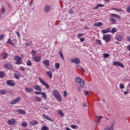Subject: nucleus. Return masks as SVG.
I'll return each mask as SVG.
<instances>
[{"mask_svg": "<svg viewBox=\"0 0 130 130\" xmlns=\"http://www.w3.org/2000/svg\"><path fill=\"white\" fill-rule=\"evenodd\" d=\"M52 94L57 101H59V102L61 101V95L59 94V92H58L57 90L53 89L52 91Z\"/></svg>", "mask_w": 130, "mask_h": 130, "instance_id": "f257e3e1", "label": "nucleus"}, {"mask_svg": "<svg viewBox=\"0 0 130 130\" xmlns=\"http://www.w3.org/2000/svg\"><path fill=\"white\" fill-rule=\"evenodd\" d=\"M111 38H112V36L110 34L104 35L103 37V40H104L107 43H109V42L111 41Z\"/></svg>", "mask_w": 130, "mask_h": 130, "instance_id": "f03ea898", "label": "nucleus"}, {"mask_svg": "<svg viewBox=\"0 0 130 130\" xmlns=\"http://www.w3.org/2000/svg\"><path fill=\"white\" fill-rule=\"evenodd\" d=\"M39 81L41 83V84L43 85V86H45V87H46V89H49L50 86L49 84H47L46 82H45V81H44V79H42V78L41 77H39Z\"/></svg>", "mask_w": 130, "mask_h": 130, "instance_id": "7ed1b4c3", "label": "nucleus"}, {"mask_svg": "<svg viewBox=\"0 0 130 130\" xmlns=\"http://www.w3.org/2000/svg\"><path fill=\"white\" fill-rule=\"evenodd\" d=\"M14 59L16 61V64H21L23 63V61H22V58L18 55L14 56Z\"/></svg>", "mask_w": 130, "mask_h": 130, "instance_id": "20e7f679", "label": "nucleus"}, {"mask_svg": "<svg viewBox=\"0 0 130 130\" xmlns=\"http://www.w3.org/2000/svg\"><path fill=\"white\" fill-rule=\"evenodd\" d=\"M115 125V121H113L110 126H107L104 128V130H114L113 127Z\"/></svg>", "mask_w": 130, "mask_h": 130, "instance_id": "39448f33", "label": "nucleus"}, {"mask_svg": "<svg viewBox=\"0 0 130 130\" xmlns=\"http://www.w3.org/2000/svg\"><path fill=\"white\" fill-rule=\"evenodd\" d=\"M113 66H118V67H120V68H124V66L122 63L119 62L117 61H114Z\"/></svg>", "mask_w": 130, "mask_h": 130, "instance_id": "423d86ee", "label": "nucleus"}, {"mask_svg": "<svg viewBox=\"0 0 130 130\" xmlns=\"http://www.w3.org/2000/svg\"><path fill=\"white\" fill-rule=\"evenodd\" d=\"M20 100H21L20 97L17 98L14 100L11 101V104H12V105H14V104H17L18 102H19Z\"/></svg>", "mask_w": 130, "mask_h": 130, "instance_id": "0eeeda50", "label": "nucleus"}, {"mask_svg": "<svg viewBox=\"0 0 130 130\" xmlns=\"http://www.w3.org/2000/svg\"><path fill=\"white\" fill-rule=\"evenodd\" d=\"M4 68H5V69H7L8 70H13V66H12L11 63H5L4 64Z\"/></svg>", "mask_w": 130, "mask_h": 130, "instance_id": "6e6552de", "label": "nucleus"}, {"mask_svg": "<svg viewBox=\"0 0 130 130\" xmlns=\"http://www.w3.org/2000/svg\"><path fill=\"white\" fill-rule=\"evenodd\" d=\"M71 62L76 63V64H79V63H80V62H81L80 59H79L78 58H76L75 59H72L71 60Z\"/></svg>", "mask_w": 130, "mask_h": 130, "instance_id": "1a4fd4ad", "label": "nucleus"}, {"mask_svg": "<svg viewBox=\"0 0 130 130\" xmlns=\"http://www.w3.org/2000/svg\"><path fill=\"white\" fill-rule=\"evenodd\" d=\"M32 59L34 60V61H36V62H39L40 60H41V57L34 56L32 57Z\"/></svg>", "mask_w": 130, "mask_h": 130, "instance_id": "9d476101", "label": "nucleus"}, {"mask_svg": "<svg viewBox=\"0 0 130 130\" xmlns=\"http://www.w3.org/2000/svg\"><path fill=\"white\" fill-rule=\"evenodd\" d=\"M7 123L9 125H13V124H15L16 123V119H12L7 121Z\"/></svg>", "mask_w": 130, "mask_h": 130, "instance_id": "9b49d317", "label": "nucleus"}, {"mask_svg": "<svg viewBox=\"0 0 130 130\" xmlns=\"http://www.w3.org/2000/svg\"><path fill=\"white\" fill-rule=\"evenodd\" d=\"M111 32V28L110 27H108L106 29L102 30V34H106V33H110Z\"/></svg>", "mask_w": 130, "mask_h": 130, "instance_id": "f8f14e48", "label": "nucleus"}, {"mask_svg": "<svg viewBox=\"0 0 130 130\" xmlns=\"http://www.w3.org/2000/svg\"><path fill=\"white\" fill-rule=\"evenodd\" d=\"M7 84L8 86H11V87H14L15 85V82H13L11 80H8Z\"/></svg>", "mask_w": 130, "mask_h": 130, "instance_id": "ddd939ff", "label": "nucleus"}, {"mask_svg": "<svg viewBox=\"0 0 130 130\" xmlns=\"http://www.w3.org/2000/svg\"><path fill=\"white\" fill-rule=\"evenodd\" d=\"M16 112H17V113H19V114H22V115H24V114H26V111L22 109L16 110Z\"/></svg>", "mask_w": 130, "mask_h": 130, "instance_id": "4468645a", "label": "nucleus"}, {"mask_svg": "<svg viewBox=\"0 0 130 130\" xmlns=\"http://www.w3.org/2000/svg\"><path fill=\"white\" fill-rule=\"evenodd\" d=\"M77 83H79V84L81 88H83V87H84V86H85V81H84V80H83V79H81L80 81H79Z\"/></svg>", "mask_w": 130, "mask_h": 130, "instance_id": "2eb2a0df", "label": "nucleus"}, {"mask_svg": "<svg viewBox=\"0 0 130 130\" xmlns=\"http://www.w3.org/2000/svg\"><path fill=\"white\" fill-rule=\"evenodd\" d=\"M34 88L36 91H39V92H41L42 91L41 87L39 85H35Z\"/></svg>", "mask_w": 130, "mask_h": 130, "instance_id": "dca6fc26", "label": "nucleus"}, {"mask_svg": "<svg viewBox=\"0 0 130 130\" xmlns=\"http://www.w3.org/2000/svg\"><path fill=\"white\" fill-rule=\"evenodd\" d=\"M103 25V23L101 22H96L93 24V27H100Z\"/></svg>", "mask_w": 130, "mask_h": 130, "instance_id": "f3484780", "label": "nucleus"}, {"mask_svg": "<svg viewBox=\"0 0 130 130\" xmlns=\"http://www.w3.org/2000/svg\"><path fill=\"white\" fill-rule=\"evenodd\" d=\"M25 90L27 93H32L33 92V88H32L25 87Z\"/></svg>", "mask_w": 130, "mask_h": 130, "instance_id": "a211bd4d", "label": "nucleus"}, {"mask_svg": "<svg viewBox=\"0 0 130 130\" xmlns=\"http://www.w3.org/2000/svg\"><path fill=\"white\" fill-rule=\"evenodd\" d=\"M43 63H44L46 67H49V66H50V64H49V60H48L43 61Z\"/></svg>", "mask_w": 130, "mask_h": 130, "instance_id": "6ab92c4d", "label": "nucleus"}, {"mask_svg": "<svg viewBox=\"0 0 130 130\" xmlns=\"http://www.w3.org/2000/svg\"><path fill=\"white\" fill-rule=\"evenodd\" d=\"M59 54L62 60H64V56H63V53H62V51H61V50L59 51Z\"/></svg>", "mask_w": 130, "mask_h": 130, "instance_id": "aec40b11", "label": "nucleus"}, {"mask_svg": "<svg viewBox=\"0 0 130 130\" xmlns=\"http://www.w3.org/2000/svg\"><path fill=\"white\" fill-rule=\"evenodd\" d=\"M46 75L48 77H49L50 79H52V73L50 71H47Z\"/></svg>", "mask_w": 130, "mask_h": 130, "instance_id": "412c9836", "label": "nucleus"}, {"mask_svg": "<svg viewBox=\"0 0 130 130\" xmlns=\"http://www.w3.org/2000/svg\"><path fill=\"white\" fill-rule=\"evenodd\" d=\"M49 11H50V6L48 5H46L45 8V12H46V13H47L49 12Z\"/></svg>", "mask_w": 130, "mask_h": 130, "instance_id": "4be33fe9", "label": "nucleus"}, {"mask_svg": "<svg viewBox=\"0 0 130 130\" xmlns=\"http://www.w3.org/2000/svg\"><path fill=\"white\" fill-rule=\"evenodd\" d=\"M2 57L3 58H4V59L8 58V53H7L6 52L2 53Z\"/></svg>", "mask_w": 130, "mask_h": 130, "instance_id": "5701e85b", "label": "nucleus"}, {"mask_svg": "<svg viewBox=\"0 0 130 130\" xmlns=\"http://www.w3.org/2000/svg\"><path fill=\"white\" fill-rule=\"evenodd\" d=\"M35 100L37 102H40L41 101V98L38 96H36L35 97Z\"/></svg>", "mask_w": 130, "mask_h": 130, "instance_id": "b1692460", "label": "nucleus"}, {"mask_svg": "<svg viewBox=\"0 0 130 130\" xmlns=\"http://www.w3.org/2000/svg\"><path fill=\"white\" fill-rule=\"evenodd\" d=\"M111 16L113 18H119V19H120V16L116 14H111Z\"/></svg>", "mask_w": 130, "mask_h": 130, "instance_id": "393cba45", "label": "nucleus"}, {"mask_svg": "<svg viewBox=\"0 0 130 130\" xmlns=\"http://www.w3.org/2000/svg\"><path fill=\"white\" fill-rule=\"evenodd\" d=\"M117 32V30L116 29V28L113 27L112 29V30H111L110 33H112V34H114V33Z\"/></svg>", "mask_w": 130, "mask_h": 130, "instance_id": "a878e982", "label": "nucleus"}, {"mask_svg": "<svg viewBox=\"0 0 130 130\" xmlns=\"http://www.w3.org/2000/svg\"><path fill=\"white\" fill-rule=\"evenodd\" d=\"M20 73H15L14 74V77L17 79V80H19L20 79Z\"/></svg>", "mask_w": 130, "mask_h": 130, "instance_id": "bb28decb", "label": "nucleus"}, {"mask_svg": "<svg viewBox=\"0 0 130 130\" xmlns=\"http://www.w3.org/2000/svg\"><path fill=\"white\" fill-rule=\"evenodd\" d=\"M43 116L46 119H47L48 120H49L50 121H52V120L49 118L48 116H46L45 114H43Z\"/></svg>", "mask_w": 130, "mask_h": 130, "instance_id": "cd10ccee", "label": "nucleus"}, {"mask_svg": "<svg viewBox=\"0 0 130 130\" xmlns=\"http://www.w3.org/2000/svg\"><path fill=\"white\" fill-rule=\"evenodd\" d=\"M7 43H8V44H11V45H13V46L14 45H15L14 43H13V42H12V40H11V39H8V40L7 42Z\"/></svg>", "mask_w": 130, "mask_h": 130, "instance_id": "c85d7f7f", "label": "nucleus"}, {"mask_svg": "<svg viewBox=\"0 0 130 130\" xmlns=\"http://www.w3.org/2000/svg\"><path fill=\"white\" fill-rule=\"evenodd\" d=\"M111 21L112 24H116V20L113 18H111L110 19Z\"/></svg>", "mask_w": 130, "mask_h": 130, "instance_id": "c756f323", "label": "nucleus"}, {"mask_svg": "<svg viewBox=\"0 0 130 130\" xmlns=\"http://www.w3.org/2000/svg\"><path fill=\"white\" fill-rule=\"evenodd\" d=\"M116 39L118 40V41H121V40H122V36H118L116 37Z\"/></svg>", "mask_w": 130, "mask_h": 130, "instance_id": "7c9ffc66", "label": "nucleus"}, {"mask_svg": "<svg viewBox=\"0 0 130 130\" xmlns=\"http://www.w3.org/2000/svg\"><path fill=\"white\" fill-rule=\"evenodd\" d=\"M30 124H31V125H36V124H37V123H38V122L37 121H33L32 122H30Z\"/></svg>", "mask_w": 130, "mask_h": 130, "instance_id": "2f4dec72", "label": "nucleus"}, {"mask_svg": "<svg viewBox=\"0 0 130 130\" xmlns=\"http://www.w3.org/2000/svg\"><path fill=\"white\" fill-rule=\"evenodd\" d=\"M55 67L57 70H58L59 69V67H60V64L59 63H55Z\"/></svg>", "mask_w": 130, "mask_h": 130, "instance_id": "473e14b6", "label": "nucleus"}, {"mask_svg": "<svg viewBox=\"0 0 130 130\" xmlns=\"http://www.w3.org/2000/svg\"><path fill=\"white\" fill-rule=\"evenodd\" d=\"M41 95H42L43 98H44L45 99H46V98H47V95L46 94V93H45V92H41Z\"/></svg>", "mask_w": 130, "mask_h": 130, "instance_id": "72a5a7b5", "label": "nucleus"}, {"mask_svg": "<svg viewBox=\"0 0 130 130\" xmlns=\"http://www.w3.org/2000/svg\"><path fill=\"white\" fill-rule=\"evenodd\" d=\"M104 7V5H101V4H98L97 6H96L94 9V10H97V9H98L99 7Z\"/></svg>", "mask_w": 130, "mask_h": 130, "instance_id": "f704fd0d", "label": "nucleus"}, {"mask_svg": "<svg viewBox=\"0 0 130 130\" xmlns=\"http://www.w3.org/2000/svg\"><path fill=\"white\" fill-rule=\"evenodd\" d=\"M81 79L82 78L77 77L75 78V82H76V83H78Z\"/></svg>", "mask_w": 130, "mask_h": 130, "instance_id": "c9c22d12", "label": "nucleus"}, {"mask_svg": "<svg viewBox=\"0 0 130 130\" xmlns=\"http://www.w3.org/2000/svg\"><path fill=\"white\" fill-rule=\"evenodd\" d=\"M110 55L108 53H104L103 56H104V58H107V57H109Z\"/></svg>", "mask_w": 130, "mask_h": 130, "instance_id": "e433bc0d", "label": "nucleus"}, {"mask_svg": "<svg viewBox=\"0 0 130 130\" xmlns=\"http://www.w3.org/2000/svg\"><path fill=\"white\" fill-rule=\"evenodd\" d=\"M112 10L113 11H117V12H123V10L119 9L118 8H113Z\"/></svg>", "mask_w": 130, "mask_h": 130, "instance_id": "4c0bfd02", "label": "nucleus"}, {"mask_svg": "<svg viewBox=\"0 0 130 130\" xmlns=\"http://www.w3.org/2000/svg\"><path fill=\"white\" fill-rule=\"evenodd\" d=\"M26 64L28 67H31V66H32V62L30 60H28Z\"/></svg>", "mask_w": 130, "mask_h": 130, "instance_id": "58836bf2", "label": "nucleus"}, {"mask_svg": "<svg viewBox=\"0 0 130 130\" xmlns=\"http://www.w3.org/2000/svg\"><path fill=\"white\" fill-rule=\"evenodd\" d=\"M21 125L23 127H27V125H28V124L27 122H23L21 123Z\"/></svg>", "mask_w": 130, "mask_h": 130, "instance_id": "ea45409f", "label": "nucleus"}, {"mask_svg": "<svg viewBox=\"0 0 130 130\" xmlns=\"http://www.w3.org/2000/svg\"><path fill=\"white\" fill-rule=\"evenodd\" d=\"M41 130H49V128L46 126H43L41 128Z\"/></svg>", "mask_w": 130, "mask_h": 130, "instance_id": "a19ab883", "label": "nucleus"}, {"mask_svg": "<svg viewBox=\"0 0 130 130\" xmlns=\"http://www.w3.org/2000/svg\"><path fill=\"white\" fill-rule=\"evenodd\" d=\"M58 114H59V115H60V116L62 117L63 116L64 114H63V112H62V111L61 110H59L58 112Z\"/></svg>", "mask_w": 130, "mask_h": 130, "instance_id": "79ce46f5", "label": "nucleus"}, {"mask_svg": "<svg viewBox=\"0 0 130 130\" xmlns=\"http://www.w3.org/2000/svg\"><path fill=\"white\" fill-rule=\"evenodd\" d=\"M96 43H98V44L99 45H101V46H102V43L101 42V40H96Z\"/></svg>", "mask_w": 130, "mask_h": 130, "instance_id": "37998d69", "label": "nucleus"}, {"mask_svg": "<svg viewBox=\"0 0 130 130\" xmlns=\"http://www.w3.org/2000/svg\"><path fill=\"white\" fill-rule=\"evenodd\" d=\"M5 77V74L3 72H0V78H4Z\"/></svg>", "mask_w": 130, "mask_h": 130, "instance_id": "c03bdc74", "label": "nucleus"}, {"mask_svg": "<svg viewBox=\"0 0 130 130\" xmlns=\"http://www.w3.org/2000/svg\"><path fill=\"white\" fill-rule=\"evenodd\" d=\"M119 87L120 89H124V85L123 84H122V83H121L119 85Z\"/></svg>", "mask_w": 130, "mask_h": 130, "instance_id": "a18cd8bd", "label": "nucleus"}, {"mask_svg": "<svg viewBox=\"0 0 130 130\" xmlns=\"http://www.w3.org/2000/svg\"><path fill=\"white\" fill-rule=\"evenodd\" d=\"M82 36H84V34H78L77 35V38H80V37H82Z\"/></svg>", "mask_w": 130, "mask_h": 130, "instance_id": "49530a36", "label": "nucleus"}, {"mask_svg": "<svg viewBox=\"0 0 130 130\" xmlns=\"http://www.w3.org/2000/svg\"><path fill=\"white\" fill-rule=\"evenodd\" d=\"M71 127L72 128L76 129V128H78V126L76 125H71Z\"/></svg>", "mask_w": 130, "mask_h": 130, "instance_id": "de8ad7c7", "label": "nucleus"}, {"mask_svg": "<svg viewBox=\"0 0 130 130\" xmlns=\"http://www.w3.org/2000/svg\"><path fill=\"white\" fill-rule=\"evenodd\" d=\"M0 94H1V95H5V94H6L5 90H1L0 91Z\"/></svg>", "mask_w": 130, "mask_h": 130, "instance_id": "09e8293b", "label": "nucleus"}, {"mask_svg": "<svg viewBox=\"0 0 130 130\" xmlns=\"http://www.w3.org/2000/svg\"><path fill=\"white\" fill-rule=\"evenodd\" d=\"M32 44V42H29L28 43H26V46H30Z\"/></svg>", "mask_w": 130, "mask_h": 130, "instance_id": "8fccbe9b", "label": "nucleus"}, {"mask_svg": "<svg viewBox=\"0 0 130 130\" xmlns=\"http://www.w3.org/2000/svg\"><path fill=\"white\" fill-rule=\"evenodd\" d=\"M126 11L127 13H130V5L127 7Z\"/></svg>", "mask_w": 130, "mask_h": 130, "instance_id": "3c124183", "label": "nucleus"}, {"mask_svg": "<svg viewBox=\"0 0 130 130\" xmlns=\"http://www.w3.org/2000/svg\"><path fill=\"white\" fill-rule=\"evenodd\" d=\"M20 71H22V72H24V71H25V68L21 67H20Z\"/></svg>", "mask_w": 130, "mask_h": 130, "instance_id": "603ef678", "label": "nucleus"}, {"mask_svg": "<svg viewBox=\"0 0 130 130\" xmlns=\"http://www.w3.org/2000/svg\"><path fill=\"white\" fill-rule=\"evenodd\" d=\"M84 94H85L86 96H88L89 95V91H84Z\"/></svg>", "mask_w": 130, "mask_h": 130, "instance_id": "864d4df0", "label": "nucleus"}, {"mask_svg": "<svg viewBox=\"0 0 130 130\" xmlns=\"http://www.w3.org/2000/svg\"><path fill=\"white\" fill-rule=\"evenodd\" d=\"M126 41L130 42V36H127L126 37Z\"/></svg>", "mask_w": 130, "mask_h": 130, "instance_id": "5fc2aeb1", "label": "nucleus"}, {"mask_svg": "<svg viewBox=\"0 0 130 130\" xmlns=\"http://www.w3.org/2000/svg\"><path fill=\"white\" fill-rule=\"evenodd\" d=\"M80 42H84L85 41V38H81L80 39Z\"/></svg>", "mask_w": 130, "mask_h": 130, "instance_id": "6e6d98bb", "label": "nucleus"}, {"mask_svg": "<svg viewBox=\"0 0 130 130\" xmlns=\"http://www.w3.org/2000/svg\"><path fill=\"white\" fill-rule=\"evenodd\" d=\"M63 96H64V97H67V96H68V92H67V91H64Z\"/></svg>", "mask_w": 130, "mask_h": 130, "instance_id": "4d7b16f0", "label": "nucleus"}, {"mask_svg": "<svg viewBox=\"0 0 130 130\" xmlns=\"http://www.w3.org/2000/svg\"><path fill=\"white\" fill-rule=\"evenodd\" d=\"M1 10L2 14H5V13H6V10L4 8H2Z\"/></svg>", "mask_w": 130, "mask_h": 130, "instance_id": "13d9d810", "label": "nucleus"}, {"mask_svg": "<svg viewBox=\"0 0 130 130\" xmlns=\"http://www.w3.org/2000/svg\"><path fill=\"white\" fill-rule=\"evenodd\" d=\"M32 52L33 56H35V54H36V51H35V50H32Z\"/></svg>", "mask_w": 130, "mask_h": 130, "instance_id": "bf43d9fd", "label": "nucleus"}, {"mask_svg": "<svg viewBox=\"0 0 130 130\" xmlns=\"http://www.w3.org/2000/svg\"><path fill=\"white\" fill-rule=\"evenodd\" d=\"M35 94H36V95H39L41 94V92H39L38 91H35Z\"/></svg>", "mask_w": 130, "mask_h": 130, "instance_id": "052dcab7", "label": "nucleus"}, {"mask_svg": "<svg viewBox=\"0 0 130 130\" xmlns=\"http://www.w3.org/2000/svg\"><path fill=\"white\" fill-rule=\"evenodd\" d=\"M3 38H4V35L0 36V40H3Z\"/></svg>", "mask_w": 130, "mask_h": 130, "instance_id": "680f3d73", "label": "nucleus"}, {"mask_svg": "<svg viewBox=\"0 0 130 130\" xmlns=\"http://www.w3.org/2000/svg\"><path fill=\"white\" fill-rule=\"evenodd\" d=\"M83 107H87V104L86 103H84L83 104Z\"/></svg>", "mask_w": 130, "mask_h": 130, "instance_id": "e2e57ef3", "label": "nucleus"}, {"mask_svg": "<svg viewBox=\"0 0 130 130\" xmlns=\"http://www.w3.org/2000/svg\"><path fill=\"white\" fill-rule=\"evenodd\" d=\"M127 49H128V50L129 51H130V45H128L127 46Z\"/></svg>", "mask_w": 130, "mask_h": 130, "instance_id": "0e129e2a", "label": "nucleus"}, {"mask_svg": "<svg viewBox=\"0 0 130 130\" xmlns=\"http://www.w3.org/2000/svg\"><path fill=\"white\" fill-rule=\"evenodd\" d=\"M70 14H73V10L72 9H70L69 11Z\"/></svg>", "mask_w": 130, "mask_h": 130, "instance_id": "69168bd1", "label": "nucleus"}, {"mask_svg": "<svg viewBox=\"0 0 130 130\" xmlns=\"http://www.w3.org/2000/svg\"><path fill=\"white\" fill-rule=\"evenodd\" d=\"M124 95H127L128 94V91H124Z\"/></svg>", "mask_w": 130, "mask_h": 130, "instance_id": "338daca9", "label": "nucleus"}, {"mask_svg": "<svg viewBox=\"0 0 130 130\" xmlns=\"http://www.w3.org/2000/svg\"><path fill=\"white\" fill-rule=\"evenodd\" d=\"M16 34H17L18 37L20 38V34L19 33V32H17Z\"/></svg>", "mask_w": 130, "mask_h": 130, "instance_id": "774afa93", "label": "nucleus"}]
</instances>
